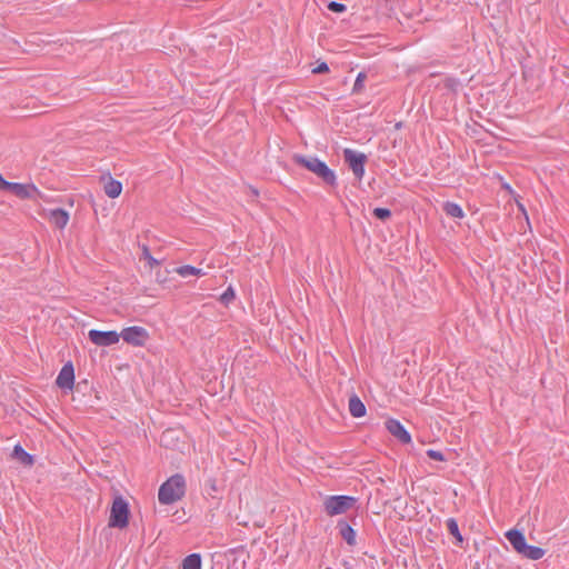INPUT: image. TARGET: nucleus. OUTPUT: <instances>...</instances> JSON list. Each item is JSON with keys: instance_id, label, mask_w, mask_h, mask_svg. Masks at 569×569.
<instances>
[{"instance_id": "obj_4", "label": "nucleus", "mask_w": 569, "mask_h": 569, "mask_svg": "<svg viewBox=\"0 0 569 569\" xmlns=\"http://www.w3.org/2000/svg\"><path fill=\"white\" fill-rule=\"evenodd\" d=\"M356 499L350 496H329L323 501V508L328 516L342 515L353 507Z\"/></svg>"}, {"instance_id": "obj_8", "label": "nucleus", "mask_w": 569, "mask_h": 569, "mask_svg": "<svg viewBox=\"0 0 569 569\" xmlns=\"http://www.w3.org/2000/svg\"><path fill=\"white\" fill-rule=\"evenodd\" d=\"M345 160L348 162L353 174L361 180L365 176V163L367 157L363 153L356 152L351 149L343 151Z\"/></svg>"}, {"instance_id": "obj_27", "label": "nucleus", "mask_w": 569, "mask_h": 569, "mask_svg": "<svg viewBox=\"0 0 569 569\" xmlns=\"http://www.w3.org/2000/svg\"><path fill=\"white\" fill-rule=\"evenodd\" d=\"M328 9L331 10L332 12H339L340 13V12H343L346 10V6L343 3L331 1L328 4Z\"/></svg>"}, {"instance_id": "obj_12", "label": "nucleus", "mask_w": 569, "mask_h": 569, "mask_svg": "<svg viewBox=\"0 0 569 569\" xmlns=\"http://www.w3.org/2000/svg\"><path fill=\"white\" fill-rule=\"evenodd\" d=\"M101 180L103 184V191L109 198L116 199L122 193L123 187L119 180H116L111 176L103 177Z\"/></svg>"}, {"instance_id": "obj_14", "label": "nucleus", "mask_w": 569, "mask_h": 569, "mask_svg": "<svg viewBox=\"0 0 569 569\" xmlns=\"http://www.w3.org/2000/svg\"><path fill=\"white\" fill-rule=\"evenodd\" d=\"M348 408L353 418H361L366 416V406L357 395L349 398Z\"/></svg>"}, {"instance_id": "obj_1", "label": "nucleus", "mask_w": 569, "mask_h": 569, "mask_svg": "<svg viewBox=\"0 0 569 569\" xmlns=\"http://www.w3.org/2000/svg\"><path fill=\"white\" fill-rule=\"evenodd\" d=\"M186 495V479L181 475H173L159 488L158 500L162 505H171L181 500Z\"/></svg>"}, {"instance_id": "obj_15", "label": "nucleus", "mask_w": 569, "mask_h": 569, "mask_svg": "<svg viewBox=\"0 0 569 569\" xmlns=\"http://www.w3.org/2000/svg\"><path fill=\"white\" fill-rule=\"evenodd\" d=\"M12 457L23 466H32L34 460L20 445H16L12 451Z\"/></svg>"}, {"instance_id": "obj_11", "label": "nucleus", "mask_w": 569, "mask_h": 569, "mask_svg": "<svg viewBox=\"0 0 569 569\" xmlns=\"http://www.w3.org/2000/svg\"><path fill=\"white\" fill-rule=\"evenodd\" d=\"M47 218L51 226H53L57 229H64L70 220V214L67 210L61 208L50 209L47 212Z\"/></svg>"}, {"instance_id": "obj_10", "label": "nucleus", "mask_w": 569, "mask_h": 569, "mask_svg": "<svg viewBox=\"0 0 569 569\" xmlns=\"http://www.w3.org/2000/svg\"><path fill=\"white\" fill-rule=\"evenodd\" d=\"M385 426L387 430L402 443L411 442L410 433L399 420L390 418L385 422Z\"/></svg>"}, {"instance_id": "obj_3", "label": "nucleus", "mask_w": 569, "mask_h": 569, "mask_svg": "<svg viewBox=\"0 0 569 569\" xmlns=\"http://www.w3.org/2000/svg\"><path fill=\"white\" fill-rule=\"evenodd\" d=\"M129 505L122 497H116L112 501L110 516H109V527L111 528H120L123 529L129 523Z\"/></svg>"}, {"instance_id": "obj_20", "label": "nucleus", "mask_w": 569, "mask_h": 569, "mask_svg": "<svg viewBox=\"0 0 569 569\" xmlns=\"http://www.w3.org/2000/svg\"><path fill=\"white\" fill-rule=\"evenodd\" d=\"M340 535L349 545L356 543V531L349 525H340Z\"/></svg>"}, {"instance_id": "obj_30", "label": "nucleus", "mask_w": 569, "mask_h": 569, "mask_svg": "<svg viewBox=\"0 0 569 569\" xmlns=\"http://www.w3.org/2000/svg\"><path fill=\"white\" fill-rule=\"evenodd\" d=\"M169 431L164 432L163 436H162V441H164V439L167 438V436H169Z\"/></svg>"}, {"instance_id": "obj_17", "label": "nucleus", "mask_w": 569, "mask_h": 569, "mask_svg": "<svg viewBox=\"0 0 569 569\" xmlns=\"http://www.w3.org/2000/svg\"><path fill=\"white\" fill-rule=\"evenodd\" d=\"M174 272L182 278L187 277H202L204 272L202 269L196 268L190 264H184L174 269Z\"/></svg>"}, {"instance_id": "obj_26", "label": "nucleus", "mask_w": 569, "mask_h": 569, "mask_svg": "<svg viewBox=\"0 0 569 569\" xmlns=\"http://www.w3.org/2000/svg\"><path fill=\"white\" fill-rule=\"evenodd\" d=\"M427 456L432 460H437V461L445 460V456L442 455L441 451H438V450L429 449V450H427Z\"/></svg>"}, {"instance_id": "obj_13", "label": "nucleus", "mask_w": 569, "mask_h": 569, "mask_svg": "<svg viewBox=\"0 0 569 569\" xmlns=\"http://www.w3.org/2000/svg\"><path fill=\"white\" fill-rule=\"evenodd\" d=\"M506 538L512 546V548L520 555V552L526 548L527 541L523 532L518 529H510L505 533Z\"/></svg>"}, {"instance_id": "obj_25", "label": "nucleus", "mask_w": 569, "mask_h": 569, "mask_svg": "<svg viewBox=\"0 0 569 569\" xmlns=\"http://www.w3.org/2000/svg\"><path fill=\"white\" fill-rule=\"evenodd\" d=\"M365 80L366 74L363 72H359L353 84V92L362 91Z\"/></svg>"}, {"instance_id": "obj_19", "label": "nucleus", "mask_w": 569, "mask_h": 569, "mask_svg": "<svg viewBox=\"0 0 569 569\" xmlns=\"http://www.w3.org/2000/svg\"><path fill=\"white\" fill-rule=\"evenodd\" d=\"M141 259L146 261V264L150 270H153L154 268L160 266V261L151 254L147 246L142 247Z\"/></svg>"}, {"instance_id": "obj_16", "label": "nucleus", "mask_w": 569, "mask_h": 569, "mask_svg": "<svg viewBox=\"0 0 569 569\" xmlns=\"http://www.w3.org/2000/svg\"><path fill=\"white\" fill-rule=\"evenodd\" d=\"M545 553L546 550L543 548L527 543L526 548L520 552V556L530 560H539L545 556Z\"/></svg>"}, {"instance_id": "obj_24", "label": "nucleus", "mask_w": 569, "mask_h": 569, "mask_svg": "<svg viewBox=\"0 0 569 569\" xmlns=\"http://www.w3.org/2000/svg\"><path fill=\"white\" fill-rule=\"evenodd\" d=\"M373 214L380 220H387L391 217V211L387 208H376Z\"/></svg>"}, {"instance_id": "obj_23", "label": "nucleus", "mask_w": 569, "mask_h": 569, "mask_svg": "<svg viewBox=\"0 0 569 569\" xmlns=\"http://www.w3.org/2000/svg\"><path fill=\"white\" fill-rule=\"evenodd\" d=\"M448 529L452 536L457 538L458 541H462V537L459 531L458 522L453 519H449L447 521Z\"/></svg>"}, {"instance_id": "obj_28", "label": "nucleus", "mask_w": 569, "mask_h": 569, "mask_svg": "<svg viewBox=\"0 0 569 569\" xmlns=\"http://www.w3.org/2000/svg\"><path fill=\"white\" fill-rule=\"evenodd\" d=\"M329 71V67L326 62L319 63L315 69H312V73H327Z\"/></svg>"}, {"instance_id": "obj_6", "label": "nucleus", "mask_w": 569, "mask_h": 569, "mask_svg": "<svg viewBox=\"0 0 569 569\" xmlns=\"http://www.w3.org/2000/svg\"><path fill=\"white\" fill-rule=\"evenodd\" d=\"M88 338L97 347H109L120 341V333L116 330L101 331L91 329L88 332Z\"/></svg>"}, {"instance_id": "obj_7", "label": "nucleus", "mask_w": 569, "mask_h": 569, "mask_svg": "<svg viewBox=\"0 0 569 569\" xmlns=\"http://www.w3.org/2000/svg\"><path fill=\"white\" fill-rule=\"evenodd\" d=\"M9 191L20 200H34L42 196L41 191L32 182H29V183L12 182Z\"/></svg>"}, {"instance_id": "obj_18", "label": "nucleus", "mask_w": 569, "mask_h": 569, "mask_svg": "<svg viewBox=\"0 0 569 569\" xmlns=\"http://www.w3.org/2000/svg\"><path fill=\"white\" fill-rule=\"evenodd\" d=\"M202 559L199 553H191L183 558L181 569H201Z\"/></svg>"}, {"instance_id": "obj_2", "label": "nucleus", "mask_w": 569, "mask_h": 569, "mask_svg": "<svg viewBox=\"0 0 569 569\" xmlns=\"http://www.w3.org/2000/svg\"><path fill=\"white\" fill-rule=\"evenodd\" d=\"M293 161L310 172L321 178L326 183L336 184V174L329 167L316 157H306L300 154L293 156Z\"/></svg>"}, {"instance_id": "obj_22", "label": "nucleus", "mask_w": 569, "mask_h": 569, "mask_svg": "<svg viewBox=\"0 0 569 569\" xmlns=\"http://www.w3.org/2000/svg\"><path fill=\"white\" fill-rule=\"evenodd\" d=\"M236 298V293L232 287H228L227 290L220 296L219 300L228 306Z\"/></svg>"}, {"instance_id": "obj_5", "label": "nucleus", "mask_w": 569, "mask_h": 569, "mask_svg": "<svg viewBox=\"0 0 569 569\" xmlns=\"http://www.w3.org/2000/svg\"><path fill=\"white\" fill-rule=\"evenodd\" d=\"M149 337L148 330L140 326L127 327L120 332V339L133 347H143Z\"/></svg>"}, {"instance_id": "obj_9", "label": "nucleus", "mask_w": 569, "mask_h": 569, "mask_svg": "<svg viewBox=\"0 0 569 569\" xmlns=\"http://www.w3.org/2000/svg\"><path fill=\"white\" fill-rule=\"evenodd\" d=\"M56 383L59 388L66 389V390H72L74 386V369L71 362L66 363L57 379Z\"/></svg>"}, {"instance_id": "obj_29", "label": "nucleus", "mask_w": 569, "mask_h": 569, "mask_svg": "<svg viewBox=\"0 0 569 569\" xmlns=\"http://www.w3.org/2000/svg\"><path fill=\"white\" fill-rule=\"evenodd\" d=\"M12 182H9L4 179V177L0 173V190L9 191Z\"/></svg>"}, {"instance_id": "obj_21", "label": "nucleus", "mask_w": 569, "mask_h": 569, "mask_svg": "<svg viewBox=\"0 0 569 569\" xmlns=\"http://www.w3.org/2000/svg\"><path fill=\"white\" fill-rule=\"evenodd\" d=\"M443 210L446 211L447 214H449L451 217L462 216V209L457 203L447 202L443 207Z\"/></svg>"}]
</instances>
